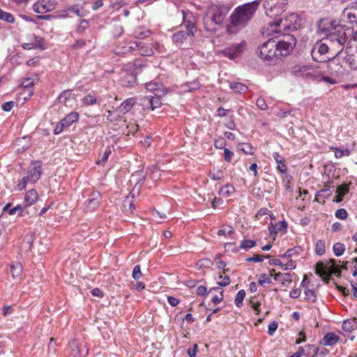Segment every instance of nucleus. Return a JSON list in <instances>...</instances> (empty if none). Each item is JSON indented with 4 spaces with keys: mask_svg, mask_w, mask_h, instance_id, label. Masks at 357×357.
<instances>
[{
    "mask_svg": "<svg viewBox=\"0 0 357 357\" xmlns=\"http://www.w3.org/2000/svg\"><path fill=\"white\" fill-rule=\"evenodd\" d=\"M115 49H114V52L115 54L118 56H123L129 52L135 50V48L133 46H115Z\"/></svg>",
    "mask_w": 357,
    "mask_h": 357,
    "instance_id": "c85d7f7f",
    "label": "nucleus"
},
{
    "mask_svg": "<svg viewBox=\"0 0 357 357\" xmlns=\"http://www.w3.org/2000/svg\"><path fill=\"white\" fill-rule=\"evenodd\" d=\"M278 327V324L277 321H273L271 323H270L268 326V335H273L275 333V332L276 331Z\"/></svg>",
    "mask_w": 357,
    "mask_h": 357,
    "instance_id": "bf43d9fd",
    "label": "nucleus"
},
{
    "mask_svg": "<svg viewBox=\"0 0 357 357\" xmlns=\"http://www.w3.org/2000/svg\"><path fill=\"white\" fill-rule=\"evenodd\" d=\"M135 51H138L139 54L144 56H150L155 54V51L161 52L160 49H162L164 46H154V49L150 46H135Z\"/></svg>",
    "mask_w": 357,
    "mask_h": 357,
    "instance_id": "f3484780",
    "label": "nucleus"
},
{
    "mask_svg": "<svg viewBox=\"0 0 357 357\" xmlns=\"http://www.w3.org/2000/svg\"><path fill=\"white\" fill-rule=\"evenodd\" d=\"M301 18L297 14L291 13L284 20L280 19L268 23L266 35L270 36L271 32H277V28L282 27L284 31L297 30L301 26Z\"/></svg>",
    "mask_w": 357,
    "mask_h": 357,
    "instance_id": "39448f33",
    "label": "nucleus"
},
{
    "mask_svg": "<svg viewBox=\"0 0 357 357\" xmlns=\"http://www.w3.org/2000/svg\"><path fill=\"white\" fill-rule=\"evenodd\" d=\"M259 0L245 3L235 8L230 16V24L227 26L229 33H236L245 28L252 20L258 8Z\"/></svg>",
    "mask_w": 357,
    "mask_h": 357,
    "instance_id": "f03ea898",
    "label": "nucleus"
},
{
    "mask_svg": "<svg viewBox=\"0 0 357 357\" xmlns=\"http://www.w3.org/2000/svg\"><path fill=\"white\" fill-rule=\"evenodd\" d=\"M33 10L37 13H45L53 9V5L46 0H39L33 6Z\"/></svg>",
    "mask_w": 357,
    "mask_h": 357,
    "instance_id": "dca6fc26",
    "label": "nucleus"
},
{
    "mask_svg": "<svg viewBox=\"0 0 357 357\" xmlns=\"http://www.w3.org/2000/svg\"><path fill=\"white\" fill-rule=\"evenodd\" d=\"M34 80L35 79L33 77H26L23 79L22 82V86L28 89L29 96H31L33 93V91L31 89V88L33 87L34 85Z\"/></svg>",
    "mask_w": 357,
    "mask_h": 357,
    "instance_id": "2f4dec72",
    "label": "nucleus"
},
{
    "mask_svg": "<svg viewBox=\"0 0 357 357\" xmlns=\"http://www.w3.org/2000/svg\"><path fill=\"white\" fill-rule=\"evenodd\" d=\"M82 102L85 105H93L96 104L100 105L102 102V98L100 97H96L91 94H87L82 99Z\"/></svg>",
    "mask_w": 357,
    "mask_h": 357,
    "instance_id": "b1692460",
    "label": "nucleus"
},
{
    "mask_svg": "<svg viewBox=\"0 0 357 357\" xmlns=\"http://www.w3.org/2000/svg\"><path fill=\"white\" fill-rule=\"evenodd\" d=\"M245 297V290L242 289V290L238 291L236 296L235 300H234L235 305L237 307H241L243 305V301Z\"/></svg>",
    "mask_w": 357,
    "mask_h": 357,
    "instance_id": "37998d69",
    "label": "nucleus"
},
{
    "mask_svg": "<svg viewBox=\"0 0 357 357\" xmlns=\"http://www.w3.org/2000/svg\"><path fill=\"white\" fill-rule=\"evenodd\" d=\"M71 96V91L70 90H66L63 91L62 93H60L59 97L57 98L58 102L61 103H66V101Z\"/></svg>",
    "mask_w": 357,
    "mask_h": 357,
    "instance_id": "de8ad7c7",
    "label": "nucleus"
},
{
    "mask_svg": "<svg viewBox=\"0 0 357 357\" xmlns=\"http://www.w3.org/2000/svg\"><path fill=\"white\" fill-rule=\"evenodd\" d=\"M208 176L214 181L220 180L224 177V172L222 170H218L217 172L211 171L208 173Z\"/></svg>",
    "mask_w": 357,
    "mask_h": 357,
    "instance_id": "3c124183",
    "label": "nucleus"
},
{
    "mask_svg": "<svg viewBox=\"0 0 357 357\" xmlns=\"http://www.w3.org/2000/svg\"><path fill=\"white\" fill-rule=\"evenodd\" d=\"M24 211V207H22L20 204H18L16 206L10 208L8 210V213L10 215H14L15 214L17 211H19V215L20 216H22V212Z\"/></svg>",
    "mask_w": 357,
    "mask_h": 357,
    "instance_id": "680f3d73",
    "label": "nucleus"
},
{
    "mask_svg": "<svg viewBox=\"0 0 357 357\" xmlns=\"http://www.w3.org/2000/svg\"><path fill=\"white\" fill-rule=\"evenodd\" d=\"M335 149V156L337 158H342V156H344V155L348 156L350 154V150H349L347 149H344V150H342V149Z\"/></svg>",
    "mask_w": 357,
    "mask_h": 357,
    "instance_id": "4d7b16f0",
    "label": "nucleus"
},
{
    "mask_svg": "<svg viewBox=\"0 0 357 357\" xmlns=\"http://www.w3.org/2000/svg\"><path fill=\"white\" fill-rule=\"evenodd\" d=\"M15 102L8 101L2 104L1 108L5 112H10L14 107Z\"/></svg>",
    "mask_w": 357,
    "mask_h": 357,
    "instance_id": "338daca9",
    "label": "nucleus"
},
{
    "mask_svg": "<svg viewBox=\"0 0 357 357\" xmlns=\"http://www.w3.org/2000/svg\"><path fill=\"white\" fill-rule=\"evenodd\" d=\"M111 150L109 148H107L105 151L103 153V154L101 156V158L100 160H98L96 161V164L100 165H102V164H104L105 162H106L108 160V158L109 156V155L111 154Z\"/></svg>",
    "mask_w": 357,
    "mask_h": 357,
    "instance_id": "8fccbe9b",
    "label": "nucleus"
},
{
    "mask_svg": "<svg viewBox=\"0 0 357 357\" xmlns=\"http://www.w3.org/2000/svg\"><path fill=\"white\" fill-rule=\"evenodd\" d=\"M22 266L20 263H15L10 265V271L13 275V278L20 277L22 273Z\"/></svg>",
    "mask_w": 357,
    "mask_h": 357,
    "instance_id": "72a5a7b5",
    "label": "nucleus"
},
{
    "mask_svg": "<svg viewBox=\"0 0 357 357\" xmlns=\"http://www.w3.org/2000/svg\"><path fill=\"white\" fill-rule=\"evenodd\" d=\"M349 192V188L347 185L343 184L338 185L336 190V193L340 195V196L344 197L346 194Z\"/></svg>",
    "mask_w": 357,
    "mask_h": 357,
    "instance_id": "864d4df0",
    "label": "nucleus"
},
{
    "mask_svg": "<svg viewBox=\"0 0 357 357\" xmlns=\"http://www.w3.org/2000/svg\"><path fill=\"white\" fill-rule=\"evenodd\" d=\"M219 278L220 279H222V280L220 282H218V284L219 286H221V287H226L227 285H229L230 284V278L228 275H225L224 277L222 276V274L220 275L219 276Z\"/></svg>",
    "mask_w": 357,
    "mask_h": 357,
    "instance_id": "13d9d810",
    "label": "nucleus"
},
{
    "mask_svg": "<svg viewBox=\"0 0 357 357\" xmlns=\"http://www.w3.org/2000/svg\"><path fill=\"white\" fill-rule=\"evenodd\" d=\"M305 357H317L319 349L313 344H307L305 347Z\"/></svg>",
    "mask_w": 357,
    "mask_h": 357,
    "instance_id": "7c9ffc66",
    "label": "nucleus"
},
{
    "mask_svg": "<svg viewBox=\"0 0 357 357\" xmlns=\"http://www.w3.org/2000/svg\"><path fill=\"white\" fill-rule=\"evenodd\" d=\"M230 88L233 89L235 92L238 93H245L248 90V87L243 83L239 82H231L230 83Z\"/></svg>",
    "mask_w": 357,
    "mask_h": 357,
    "instance_id": "e433bc0d",
    "label": "nucleus"
},
{
    "mask_svg": "<svg viewBox=\"0 0 357 357\" xmlns=\"http://www.w3.org/2000/svg\"><path fill=\"white\" fill-rule=\"evenodd\" d=\"M70 10L79 17H83L85 15V10L80 9L77 6H72L70 8Z\"/></svg>",
    "mask_w": 357,
    "mask_h": 357,
    "instance_id": "052dcab7",
    "label": "nucleus"
},
{
    "mask_svg": "<svg viewBox=\"0 0 357 357\" xmlns=\"http://www.w3.org/2000/svg\"><path fill=\"white\" fill-rule=\"evenodd\" d=\"M345 59L352 69H357V46H346Z\"/></svg>",
    "mask_w": 357,
    "mask_h": 357,
    "instance_id": "ddd939ff",
    "label": "nucleus"
},
{
    "mask_svg": "<svg viewBox=\"0 0 357 357\" xmlns=\"http://www.w3.org/2000/svg\"><path fill=\"white\" fill-rule=\"evenodd\" d=\"M341 267L335 264V260L331 259L326 263L318 261L315 265V273L328 282V279L332 275L341 276Z\"/></svg>",
    "mask_w": 357,
    "mask_h": 357,
    "instance_id": "423d86ee",
    "label": "nucleus"
},
{
    "mask_svg": "<svg viewBox=\"0 0 357 357\" xmlns=\"http://www.w3.org/2000/svg\"><path fill=\"white\" fill-rule=\"evenodd\" d=\"M69 347L71 349V355L73 357H77L82 355L84 347H81L76 340H72L69 342Z\"/></svg>",
    "mask_w": 357,
    "mask_h": 357,
    "instance_id": "4be33fe9",
    "label": "nucleus"
},
{
    "mask_svg": "<svg viewBox=\"0 0 357 357\" xmlns=\"http://www.w3.org/2000/svg\"><path fill=\"white\" fill-rule=\"evenodd\" d=\"M142 276L141 268L139 265H135L132 270V277L134 280H137Z\"/></svg>",
    "mask_w": 357,
    "mask_h": 357,
    "instance_id": "6e6d98bb",
    "label": "nucleus"
},
{
    "mask_svg": "<svg viewBox=\"0 0 357 357\" xmlns=\"http://www.w3.org/2000/svg\"><path fill=\"white\" fill-rule=\"evenodd\" d=\"M264 258H269V255L266 256H260L259 255H254V256L246 258L247 261H253V262H262L264 261Z\"/></svg>",
    "mask_w": 357,
    "mask_h": 357,
    "instance_id": "603ef678",
    "label": "nucleus"
},
{
    "mask_svg": "<svg viewBox=\"0 0 357 357\" xmlns=\"http://www.w3.org/2000/svg\"><path fill=\"white\" fill-rule=\"evenodd\" d=\"M340 337L333 333H326L320 340V344L324 346H333L339 341Z\"/></svg>",
    "mask_w": 357,
    "mask_h": 357,
    "instance_id": "a211bd4d",
    "label": "nucleus"
},
{
    "mask_svg": "<svg viewBox=\"0 0 357 357\" xmlns=\"http://www.w3.org/2000/svg\"><path fill=\"white\" fill-rule=\"evenodd\" d=\"M257 106L261 110H266L268 108L267 104L264 98H259L256 102Z\"/></svg>",
    "mask_w": 357,
    "mask_h": 357,
    "instance_id": "69168bd1",
    "label": "nucleus"
},
{
    "mask_svg": "<svg viewBox=\"0 0 357 357\" xmlns=\"http://www.w3.org/2000/svg\"><path fill=\"white\" fill-rule=\"evenodd\" d=\"M305 294V299L312 302L315 303L317 301V294L314 290L312 289H305L304 291Z\"/></svg>",
    "mask_w": 357,
    "mask_h": 357,
    "instance_id": "09e8293b",
    "label": "nucleus"
},
{
    "mask_svg": "<svg viewBox=\"0 0 357 357\" xmlns=\"http://www.w3.org/2000/svg\"><path fill=\"white\" fill-rule=\"evenodd\" d=\"M273 36L262 45H268V43H275V45H296V39L294 35L289 33H280L277 28V32H271Z\"/></svg>",
    "mask_w": 357,
    "mask_h": 357,
    "instance_id": "1a4fd4ad",
    "label": "nucleus"
},
{
    "mask_svg": "<svg viewBox=\"0 0 357 357\" xmlns=\"http://www.w3.org/2000/svg\"><path fill=\"white\" fill-rule=\"evenodd\" d=\"M333 250L334 254L337 257H340L343 255L345 251V245L341 243H336L333 245Z\"/></svg>",
    "mask_w": 357,
    "mask_h": 357,
    "instance_id": "a19ab883",
    "label": "nucleus"
},
{
    "mask_svg": "<svg viewBox=\"0 0 357 357\" xmlns=\"http://www.w3.org/2000/svg\"><path fill=\"white\" fill-rule=\"evenodd\" d=\"M101 200V195L98 192H93L85 202V208L86 211H93L99 206Z\"/></svg>",
    "mask_w": 357,
    "mask_h": 357,
    "instance_id": "2eb2a0df",
    "label": "nucleus"
},
{
    "mask_svg": "<svg viewBox=\"0 0 357 357\" xmlns=\"http://www.w3.org/2000/svg\"><path fill=\"white\" fill-rule=\"evenodd\" d=\"M293 51V46H259L258 56L266 63L273 65Z\"/></svg>",
    "mask_w": 357,
    "mask_h": 357,
    "instance_id": "7ed1b4c3",
    "label": "nucleus"
},
{
    "mask_svg": "<svg viewBox=\"0 0 357 357\" xmlns=\"http://www.w3.org/2000/svg\"><path fill=\"white\" fill-rule=\"evenodd\" d=\"M0 20H3L8 23H13L15 22L14 16L10 13L2 10L0 8Z\"/></svg>",
    "mask_w": 357,
    "mask_h": 357,
    "instance_id": "79ce46f5",
    "label": "nucleus"
},
{
    "mask_svg": "<svg viewBox=\"0 0 357 357\" xmlns=\"http://www.w3.org/2000/svg\"><path fill=\"white\" fill-rule=\"evenodd\" d=\"M340 22L341 24L336 23V24L344 25V26L346 24H349L351 26L357 24V6L356 3L344 9L340 16Z\"/></svg>",
    "mask_w": 357,
    "mask_h": 357,
    "instance_id": "9d476101",
    "label": "nucleus"
},
{
    "mask_svg": "<svg viewBox=\"0 0 357 357\" xmlns=\"http://www.w3.org/2000/svg\"><path fill=\"white\" fill-rule=\"evenodd\" d=\"M315 252H316L317 255H320V256L323 255L325 253L326 249H325V241H323V240L317 241V242L316 243Z\"/></svg>",
    "mask_w": 357,
    "mask_h": 357,
    "instance_id": "c03bdc74",
    "label": "nucleus"
},
{
    "mask_svg": "<svg viewBox=\"0 0 357 357\" xmlns=\"http://www.w3.org/2000/svg\"><path fill=\"white\" fill-rule=\"evenodd\" d=\"M135 99L130 98L125 100L119 107H117V112H120L123 115L128 112L135 104Z\"/></svg>",
    "mask_w": 357,
    "mask_h": 357,
    "instance_id": "6ab92c4d",
    "label": "nucleus"
},
{
    "mask_svg": "<svg viewBox=\"0 0 357 357\" xmlns=\"http://www.w3.org/2000/svg\"><path fill=\"white\" fill-rule=\"evenodd\" d=\"M287 223L284 220L278 222L274 227H273V228H271V227H268L271 235L273 234H276L277 233L281 231H284L285 233L287 231Z\"/></svg>",
    "mask_w": 357,
    "mask_h": 357,
    "instance_id": "a878e982",
    "label": "nucleus"
},
{
    "mask_svg": "<svg viewBox=\"0 0 357 357\" xmlns=\"http://www.w3.org/2000/svg\"><path fill=\"white\" fill-rule=\"evenodd\" d=\"M238 149L245 154H253L254 148L249 143H240L238 144Z\"/></svg>",
    "mask_w": 357,
    "mask_h": 357,
    "instance_id": "58836bf2",
    "label": "nucleus"
},
{
    "mask_svg": "<svg viewBox=\"0 0 357 357\" xmlns=\"http://www.w3.org/2000/svg\"><path fill=\"white\" fill-rule=\"evenodd\" d=\"M306 75V79L315 80L319 77V71L317 69L310 66Z\"/></svg>",
    "mask_w": 357,
    "mask_h": 357,
    "instance_id": "ea45409f",
    "label": "nucleus"
},
{
    "mask_svg": "<svg viewBox=\"0 0 357 357\" xmlns=\"http://www.w3.org/2000/svg\"><path fill=\"white\" fill-rule=\"evenodd\" d=\"M225 248L227 251H231L234 253L238 251V248L236 247L234 243H225Z\"/></svg>",
    "mask_w": 357,
    "mask_h": 357,
    "instance_id": "0e129e2a",
    "label": "nucleus"
},
{
    "mask_svg": "<svg viewBox=\"0 0 357 357\" xmlns=\"http://www.w3.org/2000/svg\"><path fill=\"white\" fill-rule=\"evenodd\" d=\"M122 114L120 112H117V108L112 110H107V119L110 122L118 121L121 119Z\"/></svg>",
    "mask_w": 357,
    "mask_h": 357,
    "instance_id": "c756f323",
    "label": "nucleus"
},
{
    "mask_svg": "<svg viewBox=\"0 0 357 357\" xmlns=\"http://www.w3.org/2000/svg\"><path fill=\"white\" fill-rule=\"evenodd\" d=\"M331 195V191L330 190L329 187L325 186L324 189L317 192L314 199L317 202H321V199L324 202V199L328 198Z\"/></svg>",
    "mask_w": 357,
    "mask_h": 357,
    "instance_id": "393cba45",
    "label": "nucleus"
},
{
    "mask_svg": "<svg viewBox=\"0 0 357 357\" xmlns=\"http://www.w3.org/2000/svg\"><path fill=\"white\" fill-rule=\"evenodd\" d=\"M79 114L77 112H71L68 114L66 117H64L61 121L63 122V124L66 128L69 127L74 122H76L78 120Z\"/></svg>",
    "mask_w": 357,
    "mask_h": 357,
    "instance_id": "cd10ccee",
    "label": "nucleus"
},
{
    "mask_svg": "<svg viewBox=\"0 0 357 357\" xmlns=\"http://www.w3.org/2000/svg\"><path fill=\"white\" fill-rule=\"evenodd\" d=\"M151 34V31L144 28H139L134 32L135 38L144 39L148 38Z\"/></svg>",
    "mask_w": 357,
    "mask_h": 357,
    "instance_id": "473e14b6",
    "label": "nucleus"
},
{
    "mask_svg": "<svg viewBox=\"0 0 357 357\" xmlns=\"http://www.w3.org/2000/svg\"><path fill=\"white\" fill-rule=\"evenodd\" d=\"M66 128L65 125L63 124V122L61 121L56 125V126L54 129V135H59L60 134L63 130Z\"/></svg>",
    "mask_w": 357,
    "mask_h": 357,
    "instance_id": "774afa93",
    "label": "nucleus"
},
{
    "mask_svg": "<svg viewBox=\"0 0 357 357\" xmlns=\"http://www.w3.org/2000/svg\"><path fill=\"white\" fill-rule=\"evenodd\" d=\"M258 282L260 285L264 286L265 284L271 283V280L264 273L260 275Z\"/></svg>",
    "mask_w": 357,
    "mask_h": 357,
    "instance_id": "e2e57ef3",
    "label": "nucleus"
},
{
    "mask_svg": "<svg viewBox=\"0 0 357 357\" xmlns=\"http://www.w3.org/2000/svg\"><path fill=\"white\" fill-rule=\"evenodd\" d=\"M308 66H301V65H296L291 68V74L296 77H301L303 78L306 77L307 70L309 69Z\"/></svg>",
    "mask_w": 357,
    "mask_h": 357,
    "instance_id": "aec40b11",
    "label": "nucleus"
},
{
    "mask_svg": "<svg viewBox=\"0 0 357 357\" xmlns=\"http://www.w3.org/2000/svg\"><path fill=\"white\" fill-rule=\"evenodd\" d=\"M301 251V248L299 246L294 247L289 249L284 254L280 255L281 257H290L294 255H298Z\"/></svg>",
    "mask_w": 357,
    "mask_h": 357,
    "instance_id": "a18cd8bd",
    "label": "nucleus"
},
{
    "mask_svg": "<svg viewBox=\"0 0 357 357\" xmlns=\"http://www.w3.org/2000/svg\"><path fill=\"white\" fill-rule=\"evenodd\" d=\"M38 199V195L36 190L31 189L29 190L24 197V200L27 206L33 205Z\"/></svg>",
    "mask_w": 357,
    "mask_h": 357,
    "instance_id": "5701e85b",
    "label": "nucleus"
},
{
    "mask_svg": "<svg viewBox=\"0 0 357 357\" xmlns=\"http://www.w3.org/2000/svg\"><path fill=\"white\" fill-rule=\"evenodd\" d=\"M342 327V329L347 332L353 331L357 328V319L353 318L344 321Z\"/></svg>",
    "mask_w": 357,
    "mask_h": 357,
    "instance_id": "bb28decb",
    "label": "nucleus"
},
{
    "mask_svg": "<svg viewBox=\"0 0 357 357\" xmlns=\"http://www.w3.org/2000/svg\"><path fill=\"white\" fill-rule=\"evenodd\" d=\"M317 33L321 38L317 42V45H327V42L344 45L351 35L349 43H351V40L357 42V31L354 32L351 29H345L344 25H337L335 20H331L327 18L319 20Z\"/></svg>",
    "mask_w": 357,
    "mask_h": 357,
    "instance_id": "f257e3e1",
    "label": "nucleus"
},
{
    "mask_svg": "<svg viewBox=\"0 0 357 357\" xmlns=\"http://www.w3.org/2000/svg\"><path fill=\"white\" fill-rule=\"evenodd\" d=\"M183 24L186 28V31H180L174 33L172 39L174 43H183L188 37L193 36L194 33L197 31V28L195 25L194 17L191 13L185 14L183 11Z\"/></svg>",
    "mask_w": 357,
    "mask_h": 357,
    "instance_id": "0eeeda50",
    "label": "nucleus"
},
{
    "mask_svg": "<svg viewBox=\"0 0 357 357\" xmlns=\"http://www.w3.org/2000/svg\"><path fill=\"white\" fill-rule=\"evenodd\" d=\"M162 86L160 82L155 80L146 83V89L150 91H160Z\"/></svg>",
    "mask_w": 357,
    "mask_h": 357,
    "instance_id": "4c0bfd02",
    "label": "nucleus"
},
{
    "mask_svg": "<svg viewBox=\"0 0 357 357\" xmlns=\"http://www.w3.org/2000/svg\"><path fill=\"white\" fill-rule=\"evenodd\" d=\"M287 0H266L264 7L267 16L275 18L284 13Z\"/></svg>",
    "mask_w": 357,
    "mask_h": 357,
    "instance_id": "6e6552de",
    "label": "nucleus"
},
{
    "mask_svg": "<svg viewBox=\"0 0 357 357\" xmlns=\"http://www.w3.org/2000/svg\"><path fill=\"white\" fill-rule=\"evenodd\" d=\"M335 217L340 220H345L348 216V213L344 208H340L336 211Z\"/></svg>",
    "mask_w": 357,
    "mask_h": 357,
    "instance_id": "5fc2aeb1",
    "label": "nucleus"
},
{
    "mask_svg": "<svg viewBox=\"0 0 357 357\" xmlns=\"http://www.w3.org/2000/svg\"><path fill=\"white\" fill-rule=\"evenodd\" d=\"M256 245V242L252 240H243L241 242L239 248L244 250H248Z\"/></svg>",
    "mask_w": 357,
    "mask_h": 357,
    "instance_id": "49530a36",
    "label": "nucleus"
},
{
    "mask_svg": "<svg viewBox=\"0 0 357 357\" xmlns=\"http://www.w3.org/2000/svg\"><path fill=\"white\" fill-rule=\"evenodd\" d=\"M234 192V188L229 184H227L220 188L218 193L220 195H221L224 197H227L230 195H231Z\"/></svg>",
    "mask_w": 357,
    "mask_h": 357,
    "instance_id": "c9c22d12",
    "label": "nucleus"
},
{
    "mask_svg": "<svg viewBox=\"0 0 357 357\" xmlns=\"http://www.w3.org/2000/svg\"><path fill=\"white\" fill-rule=\"evenodd\" d=\"M328 51V46H314L311 51L312 56L314 60H318L315 57V54L317 52L321 56L324 55Z\"/></svg>",
    "mask_w": 357,
    "mask_h": 357,
    "instance_id": "f704fd0d",
    "label": "nucleus"
},
{
    "mask_svg": "<svg viewBox=\"0 0 357 357\" xmlns=\"http://www.w3.org/2000/svg\"><path fill=\"white\" fill-rule=\"evenodd\" d=\"M42 175V163L39 160L33 161L28 171L26 179L29 180L30 183H36Z\"/></svg>",
    "mask_w": 357,
    "mask_h": 357,
    "instance_id": "9b49d317",
    "label": "nucleus"
},
{
    "mask_svg": "<svg viewBox=\"0 0 357 357\" xmlns=\"http://www.w3.org/2000/svg\"><path fill=\"white\" fill-rule=\"evenodd\" d=\"M243 51V46H228L223 50L219 51L218 54L230 59H235L241 54Z\"/></svg>",
    "mask_w": 357,
    "mask_h": 357,
    "instance_id": "4468645a",
    "label": "nucleus"
},
{
    "mask_svg": "<svg viewBox=\"0 0 357 357\" xmlns=\"http://www.w3.org/2000/svg\"><path fill=\"white\" fill-rule=\"evenodd\" d=\"M273 158L275 159V162L278 163L277 169L284 174L286 173L287 171V165L284 162V159L282 156H281L279 153L274 152L273 153Z\"/></svg>",
    "mask_w": 357,
    "mask_h": 357,
    "instance_id": "412c9836",
    "label": "nucleus"
},
{
    "mask_svg": "<svg viewBox=\"0 0 357 357\" xmlns=\"http://www.w3.org/2000/svg\"><path fill=\"white\" fill-rule=\"evenodd\" d=\"M225 17L222 8L220 6H212L206 11L203 17L204 28L208 31H214L217 26L222 24Z\"/></svg>",
    "mask_w": 357,
    "mask_h": 357,
    "instance_id": "20e7f679",
    "label": "nucleus"
},
{
    "mask_svg": "<svg viewBox=\"0 0 357 357\" xmlns=\"http://www.w3.org/2000/svg\"><path fill=\"white\" fill-rule=\"evenodd\" d=\"M141 102L144 109H150L151 110L160 107L162 105L159 95H156L155 96H145L141 100Z\"/></svg>",
    "mask_w": 357,
    "mask_h": 357,
    "instance_id": "f8f14e48",
    "label": "nucleus"
}]
</instances>
